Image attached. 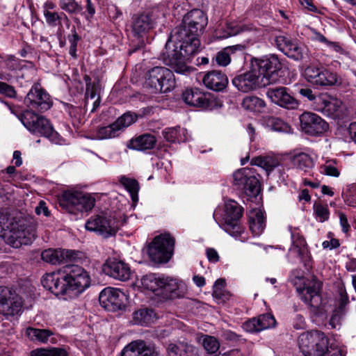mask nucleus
Segmentation results:
<instances>
[{
    "label": "nucleus",
    "instance_id": "53",
    "mask_svg": "<svg viewBox=\"0 0 356 356\" xmlns=\"http://www.w3.org/2000/svg\"><path fill=\"white\" fill-rule=\"evenodd\" d=\"M268 125L276 131L287 132L288 124L278 118L271 117L268 120Z\"/></svg>",
    "mask_w": 356,
    "mask_h": 356
},
{
    "label": "nucleus",
    "instance_id": "49",
    "mask_svg": "<svg viewBox=\"0 0 356 356\" xmlns=\"http://www.w3.org/2000/svg\"><path fill=\"white\" fill-rule=\"evenodd\" d=\"M44 15L45 17L47 24L52 26L60 25L61 20L64 19L67 22L69 19L66 15L63 13L58 14L56 12H51L49 10H44Z\"/></svg>",
    "mask_w": 356,
    "mask_h": 356
},
{
    "label": "nucleus",
    "instance_id": "11",
    "mask_svg": "<svg viewBox=\"0 0 356 356\" xmlns=\"http://www.w3.org/2000/svg\"><path fill=\"white\" fill-rule=\"evenodd\" d=\"M35 71L32 62L20 60L15 56L9 55L3 60V66L1 67V73L6 74L9 79H0L8 82H12L18 78L26 79L27 75L25 72L33 74Z\"/></svg>",
    "mask_w": 356,
    "mask_h": 356
},
{
    "label": "nucleus",
    "instance_id": "7",
    "mask_svg": "<svg viewBox=\"0 0 356 356\" xmlns=\"http://www.w3.org/2000/svg\"><path fill=\"white\" fill-rule=\"evenodd\" d=\"M175 246V238L169 234L156 236L148 246L150 260L156 264L166 263L171 258Z\"/></svg>",
    "mask_w": 356,
    "mask_h": 356
},
{
    "label": "nucleus",
    "instance_id": "51",
    "mask_svg": "<svg viewBox=\"0 0 356 356\" xmlns=\"http://www.w3.org/2000/svg\"><path fill=\"white\" fill-rule=\"evenodd\" d=\"M240 32V28L237 26L234 23H227L226 24V29H222L218 30L216 32V36L219 38H227L228 37L235 35Z\"/></svg>",
    "mask_w": 356,
    "mask_h": 356
},
{
    "label": "nucleus",
    "instance_id": "19",
    "mask_svg": "<svg viewBox=\"0 0 356 356\" xmlns=\"http://www.w3.org/2000/svg\"><path fill=\"white\" fill-rule=\"evenodd\" d=\"M137 120V116L130 113L123 114L113 123L98 129L97 137L99 139H108L119 136L121 130L128 127Z\"/></svg>",
    "mask_w": 356,
    "mask_h": 356
},
{
    "label": "nucleus",
    "instance_id": "18",
    "mask_svg": "<svg viewBox=\"0 0 356 356\" xmlns=\"http://www.w3.org/2000/svg\"><path fill=\"white\" fill-rule=\"evenodd\" d=\"M225 207L223 229L229 234L236 236L241 232L238 221L243 215V209L236 201L232 200L227 201Z\"/></svg>",
    "mask_w": 356,
    "mask_h": 356
},
{
    "label": "nucleus",
    "instance_id": "40",
    "mask_svg": "<svg viewBox=\"0 0 356 356\" xmlns=\"http://www.w3.org/2000/svg\"><path fill=\"white\" fill-rule=\"evenodd\" d=\"M242 107L252 112H261L266 106L265 102L256 96H247L242 102Z\"/></svg>",
    "mask_w": 356,
    "mask_h": 356
},
{
    "label": "nucleus",
    "instance_id": "56",
    "mask_svg": "<svg viewBox=\"0 0 356 356\" xmlns=\"http://www.w3.org/2000/svg\"><path fill=\"white\" fill-rule=\"evenodd\" d=\"M305 54V52L301 47L291 42V58L300 60L304 58Z\"/></svg>",
    "mask_w": 356,
    "mask_h": 356
},
{
    "label": "nucleus",
    "instance_id": "23",
    "mask_svg": "<svg viewBox=\"0 0 356 356\" xmlns=\"http://www.w3.org/2000/svg\"><path fill=\"white\" fill-rule=\"evenodd\" d=\"M155 22L149 12L134 14L131 20V30L134 37L143 38L154 27Z\"/></svg>",
    "mask_w": 356,
    "mask_h": 356
},
{
    "label": "nucleus",
    "instance_id": "2",
    "mask_svg": "<svg viewBox=\"0 0 356 356\" xmlns=\"http://www.w3.org/2000/svg\"><path fill=\"white\" fill-rule=\"evenodd\" d=\"M281 63L275 55L250 59V70L236 75L232 84L243 92H248L275 83L281 70Z\"/></svg>",
    "mask_w": 356,
    "mask_h": 356
},
{
    "label": "nucleus",
    "instance_id": "60",
    "mask_svg": "<svg viewBox=\"0 0 356 356\" xmlns=\"http://www.w3.org/2000/svg\"><path fill=\"white\" fill-rule=\"evenodd\" d=\"M66 110L69 115L73 118H78L81 113V108L80 107L73 105H67Z\"/></svg>",
    "mask_w": 356,
    "mask_h": 356
},
{
    "label": "nucleus",
    "instance_id": "13",
    "mask_svg": "<svg viewBox=\"0 0 356 356\" xmlns=\"http://www.w3.org/2000/svg\"><path fill=\"white\" fill-rule=\"evenodd\" d=\"M24 103L28 110L40 113L48 111L53 105L51 96L39 83L32 86L24 98Z\"/></svg>",
    "mask_w": 356,
    "mask_h": 356
},
{
    "label": "nucleus",
    "instance_id": "21",
    "mask_svg": "<svg viewBox=\"0 0 356 356\" xmlns=\"http://www.w3.org/2000/svg\"><path fill=\"white\" fill-rule=\"evenodd\" d=\"M36 232L33 227H25L24 225H18V227L11 233L6 235V243L13 248H18L22 245H29L35 240Z\"/></svg>",
    "mask_w": 356,
    "mask_h": 356
},
{
    "label": "nucleus",
    "instance_id": "35",
    "mask_svg": "<svg viewBox=\"0 0 356 356\" xmlns=\"http://www.w3.org/2000/svg\"><path fill=\"white\" fill-rule=\"evenodd\" d=\"M342 169L341 163L337 159H327L319 167L320 173L333 177H339Z\"/></svg>",
    "mask_w": 356,
    "mask_h": 356
},
{
    "label": "nucleus",
    "instance_id": "8",
    "mask_svg": "<svg viewBox=\"0 0 356 356\" xmlns=\"http://www.w3.org/2000/svg\"><path fill=\"white\" fill-rule=\"evenodd\" d=\"M63 272L67 292L71 291L79 294L90 286V277L83 268L78 265H66Z\"/></svg>",
    "mask_w": 356,
    "mask_h": 356
},
{
    "label": "nucleus",
    "instance_id": "20",
    "mask_svg": "<svg viewBox=\"0 0 356 356\" xmlns=\"http://www.w3.org/2000/svg\"><path fill=\"white\" fill-rule=\"evenodd\" d=\"M41 257L43 261L56 265L76 262L81 259V252L73 250L47 249L42 252Z\"/></svg>",
    "mask_w": 356,
    "mask_h": 356
},
{
    "label": "nucleus",
    "instance_id": "39",
    "mask_svg": "<svg viewBox=\"0 0 356 356\" xmlns=\"http://www.w3.org/2000/svg\"><path fill=\"white\" fill-rule=\"evenodd\" d=\"M200 341L207 353L215 356H218L220 354V353H218L220 342L216 337L203 334L200 338Z\"/></svg>",
    "mask_w": 356,
    "mask_h": 356
},
{
    "label": "nucleus",
    "instance_id": "55",
    "mask_svg": "<svg viewBox=\"0 0 356 356\" xmlns=\"http://www.w3.org/2000/svg\"><path fill=\"white\" fill-rule=\"evenodd\" d=\"M275 42L278 49L285 55L289 56V40L285 36L280 35L276 37Z\"/></svg>",
    "mask_w": 356,
    "mask_h": 356
},
{
    "label": "nucleus",
    "instance_id": "46",
    "mask_svg": "<svg viewBox=\"0 0 356 356\" xmlns=\"http://www.w3.org/2000/svg\"><path fill=\"white\" fill-rule=\"evenodd\" d=\"M120 181L129 192L132 201L134 202H137L138 201V182L136 179L127 178L126 177H122Z\"/></svg>",
    "mask_w": 356,
    "mask_h": 356
},
{
    "label": "nucleus",
    "instance_id": "41",
    "mask_svg": "<svg viewBox=\"0 0 356 356\" xmlns=\"http://www.w3.org/2000/svg\"><path fill=\"white\" fill-rule=\"evenodd\" d=\"M162 276L151 273L144 275L141 279V284L147 290L156 292L161 288Z\"/></svg>",
    "mask_w": 356,
    "mask_h": 356
},
{
    "label": "nucleus",
    "instance_id": "22",
    "mask_svg": "<svg viewBox=\"0 0 356 356\" xmlns=\"http://www.w3.org/2000/svg\"><path fill=\"white\" fill-rule=\"evenodd\" d=\"M291 238L292 241L291 251L299 257L305 268L309 270L312 268V256L304 236L295 229L293 231L291 230Z\"/></svg>",
    "mask_w": 356,
    "mask_h": 356
},
{
    "label": "nucleus",
    "instance_id": "37",
    "mask_svg": "<svg viewBox=\"0 0 356 356\" xmlns=\"http://www.w3.org/2000/svg\"><path fill=\"white\" fill-rule=\"evenodd\" d=\"M252 162L270 172L280 164L281 158L279 156H258L253 159Z\"/></svg>",
    "mask_w": 356,
    "mask_h": 356
},
{
    "label": "nucleus",
    "instance_id": "45",
    "mask_svg": "<svg viewBox=\"0 0 356 356\" xmlns=\"http://www.w3.org/2000/svg\"><path fill=\"white\" fill-rule=\"evenodd\" d=\"M27 334L32 340H36L41 343H46L54 333L48 329L29 327L27 330Z\"/></svg>",
    "mask_w": 356,
    "mask_h": 356
},
{
    "label": "nucleus",
    "instance_id": "24",
    "mask_svg": "<svg viewBox=\"0 0 356 356\" xmlns=\"http://www.w3.org/2000/svg\"><path fill=\"white\" fill-rule=\"evenodd\" d=\"M182 99L191 106L204 109H211L214 104V101L210 98L209 94H206L197 88L184 90L182 92Z\"/></svg>",
    "mask_w": 356,
    "mask_h": 356
},
{
    "label": "nucleus",
    "instance_id": "28",
    "mask_svg": "<svg viewBox=\"0 0 356 356\" xmlns=\"http://www.w3.org/2000/svg\"><path fill=\"white\" fill-rule=\"evenodd\" d=\"M121 356H158L154 348L143 340H135L122 350Z\"/></svg>",
    "mask_w": 356,
    "mask_h": 356
},
{
    "label": "nucleus",
    "instance_id": "48",
    "mask_svg": "<svg viewBox=\"0 0 356 356\" xmlns=\"http://www.w3.org/2000/svg\"><path fill=\"white\" fill-rule=\"evenodd\" d=\"M225 280L222 278L218 279L213 287V296L218 300L225 301L229 297V294L225 290Z\"/></svg>",
    "mask_w": 356,
    "mask_h": 356
},
{
    "label": "nucleus",
    "instance_id": "44",
    "mask_svg": "<svg viewBox=\"0 0 356 356\" xmlns=\"http://www.w3.org/2000/svg\"><path fill=\"white\" fill-rule=\"evenodd\" d=\"M31 356H69L66 349L52 347L50 348H37L31 352Z\"/></svg>",
    "mask_w": 356,
    "mask_h": 356
},
{
    "label": "nucleus",
    "instance_id": "54",
    "mask_svg": "<svg viewBox=\"0 0 356 356\" xmlns=\"http://www.w3.org/2000/svg\"><path fill=\"white\" fill-rule=\"evenodd\" d=\"M161 281L163 283L161 284L160 289H163L166 293L173 292L178 288L175 280L172 278L162 275Z\"/></svg>",
    "mask_w": 356,
    "mask_h": 356
},
{
    "label": "nucleus",
    "instance_id": "43",
    "mask_svg": "<svg viewBox=\"0 0 356 356\" xmlns=\"http://www.w3.org/2000/svg\"><path fill=\"white\" fill-rule=\"evenodd\" d=\"M154 316V313L152 309L144 308L133 314V320L136 324L145 325L152 321Z\"/></svg>",
    "mask_w": 356,
    "mask_h": 356
},
{
    "label": "nucleus",
    "instance_id": "14",
    "mask_svg": "<svg viewBox=\"0 0 356 356\" xmlns=\"http://www.w3.org/2000/svg\"><path fill=\"white\" fill-rule=\"evenodd\" d=\"M303 75L309 83L316 86H332L338 82L337 74L323 66H308Z\"/></svg>",
    "mask_w": 356,
    "mask_h": 356
},
{
    "label": "nucleus",
    "instance_id": "12",
    "mask_svg": "<svg viewBox=\"0 0 356 356\" xmlns=\"http://www.w3.org/2000/svg\"><path fill=\"white\" fill-rule=\"evenodd\" d=\"M89 231L97 232L104 238L114 236L119 229V223L111 215L101 213L90 217L86 223Z\"/></svg>",
    "mask_w": 356,
    "mask_h": 356
},
{
    "label": "nucleus",
    "instance_id": "27",
    "mask_svg": "<svg viewBox=\"0 0 356 356\" xmlns=\"http://www.w3.org/2000/svg\"><path fill=\"white\" fill-rule=\"evenodd\" d=\"M41 282L45 289L56 296L67 293L63 270L46 274Z\"/></svg>",
    "mask_w": 356,
    "mask_h": 356
},
{
    "label": "nucleus",
    "instance_id": "26",
    "mask_svg": "<svg viewBox=\"0 0 356 356\" xmlns=\"http://www.w3.org/2000/svg\"><path fill=\"white\" fill-rule=\"evenodd\" d=\"M342 102L327 94H321L316 99L315 109L332 118H339L341 114Z\"/></svg>",
    "mask_w": 356,
    "mask_h": 356
},
{
    "label": "nucleus",
    "instance_id": "6",
    "mask_svg": "<svg viewBox=\"0 0 356 356\" xmlns=\"http://www.w3.org/2000/svg\"><path fill=\"white\" fill-rule=\"evenodd\" d=\"M58 202L63 209L73 214L88 211L95 206V199L91 195L79 191H65Z\"/></svg>",
    "mask_w": 356,
    "mask_h": 356
},
{
    "label": "nucleus",
    "instance_id": "52",
    "mask_svg": "<svg viewBox=\"0 0 356 356\" xmlns=\"http://www.w3.org/2000/svg\"><path fill=\"white\" fill-rule=\"evenodd\" d=\"M60 8L71 14H76L82 10V7L75 0H60Z\"/></svg>",
    "mask_w": 356,
    "mask_h": 356
},
{
    "label": "nucleus",
    "instance_id": "17",
    "mask_svg": "<svg viewBox=\"0 0 356 356\" xmlns=\"http://www.w3.org/2000/svg\"><path fill=\"white\" fill-rule=\"evenodd\" d=\"M126 295L120 289L105 288L99 296V301L102 307L110 312H115L124 308Z\"/></svg>",
    "mask_w": 356,
    "mask_h": 356
},
{
    "label": "nucleus",
    "instance_id": "61",
    "mask_svg": "<svg viewBox=\"0 0 356 356\" xmlns=\"http://www.w3.org/2000/svg\"><path fill=\"white\" fill-rule=\"evenodd\" d=\"M71 32L72 34L67 36L70 44V47H77L78 42L80 40L81 38L78 35L74 27L72 29Z\"/></svg>",
    "mask_w": 356,
    "mask_h": 356
},
{
    "label": "nucleus",
    "instance_id": "34",
    "mask_svg": "<svg viewBox=\"0 0 356 356\" xmlns=\"http://www.w3.org/2000/svg\"><path fill=\"white\" fill-rule=\"evenodd\" d=\"M19 222L11 216L6 213H0V237L6 242V235H11V233L15 228L18 227Z\"/></svg>",
    "mask_w": 356,
    "mask_h": 356
},
{
    "label": "nucleus",
    "instance_id": "57",
    "mask_svg": "<svg viewBox=\"0 0 356 356\" xmlns=\"http://www.w3.org/2000/svg\"><path fill=\"white\" fill-rule=\"evenodd\" d=\"M0 93L8 97L13 98L15 97L17 92L13 86L0 81Z\"/></svg>",
    "mask_w": 356,
    "mask_h": 356
},
{
    "label": "nucleus",
    "instance_id": "4",
    "mask_svg": "<svg viewBox=\"0 0 356 356\" xmlns=\"http://www.w3.org/2000/svg\"><path fill=\"white\" fill-rule=\"evenodd\" d=\"M299 347L305 356H325L329 354V338L323 332L313 330L298 338Z\"/></svg>",
    "mask_w": 356,
    "mask_h": 356
},
{
    "label": "nucleus",
    "instance_id": "15",
    "mask_svg": "<svg viewBox=\"0 0 356 356\" xmlns=\"http://www.w3.org/2000/svg\"><path fill=\"white\" fill-rule=\"evenodd\" d=\"M22 306V298L15 291L0 286V314L7 316L17 315Z\"/></svg>",
    "mask_w": 356,
    "mask_h": 356
},
{
    "label": "nucleus",
    "instance_id": "9",
    "mask_svg": "<svg viewBox=\"0 0 356 356\" xmlns=\"http://www.w3.org/2000/svg\"><path fill=\"white\" fill-rule=\"evenodd\" d=\"M233 185L248 197H256L261 191L259 179L250 168H241L233 174Z\"/></svg>",
    "mask_w": 356,
    "mask_h": 356
},
{
    "label": "nucleus",
    "instance_id": "31",
    "mask_svg": "<svg viewBox=\"0 0 356 356\" xmlns=\"http://www.w3.org/2000/svg\"><path fill=\"white\" fill-rule=\"evenodd\" d=\"M156 143V139L154 136L149 134H145L131 139L128 142L127 147L132 149L145 151L153 149Z\"/></svg>",
    "mask_w": 356,
    "mask_h": 356
},
{
    "label": "nucleus",
    "instance_id": "64",
    "mask_svg": "<svg viewBox=\"0 0 356 356\" xmlns=\"http://www.w3.org/2000/svg\"><path fill=\"white\" fill-rule=\"evenodd\" d=\"M344 202L350 207H356V191L352 192L344 197Z\"/></svg>",
    "mask_w": 356,
    "mask_h": 356
},
{
    "label": "nucleus",
    "instance_id": "42",
    "mask_svg": "<svg viewBox=\"0 0 356 356\" xmlns=\"http://www.w3.org/2000/svg\"><path fill=\"white\" fill-rule=\"evenodd\" d=\"M312 158L305 153H300L294 155L291 159V168H294L306 171L307 168L312 166Z\"/></svg>",
    "mask_w": 356,
    "mask_h": 356
},
{
    "label": "nucleus",
    "instance_id": "3",
    "mask_svg": "<svg viewBox=\"0 0 356 356\" xmlns=\"http://www.w3.org/2000/svg\"><path fill=\"white\" fill-rule=\"evenodd\" d=\"M35 112L26 110L19 115V119L30 132L44 136L53 143L60 144L61 138L54 129L50 122L44 117L36 114Z\"/></svg>",
    "mask_w": 356,
    "mask_h": 356
},
{
    "label": "nucleus",
    "instance_id": "33",
    "mask_svg": "<svg viewBox=\"0 0 356 356\" xmlns=\"http://www.w3.org/2000/svg\"><path fill=\"white\" fill-rule=\"evenodd\" d=\"M267 95L275 104L286 108H289V93L286 88L279 87L269 90Z\"/></svg>",
    "mask_w": 356,
    "mask_h": 356
},
{
    "label": "nucleus",
    "instance_id": "38",
    "mask_svg": "<svg viewBox=\"0 0 356 356\" xmlns=\"http://www.w3.org/2000/svg\"><path fill=\"white\" fill-rule=\"evenodd\" d=\"M252 215L249 220L250 229L254 236H259L266 226L264 216L260 210L253 212Z\"/></svg>",
    "mask_w": 356,
    "mask_h": 356
},
{
    "label": "nucleus",
    "instance_id": "32",
    "mask_svg": "<svg viewBox=\"0 0 356 356\" xmlns=\"http://www.w3.org/2000/svg\"><path fill=\"white\" fill-rule=\"evenodd\" d=\"M168 356H198L197 349L187 342H179L177 344L170 343L167 347Z\"/></svg>",
    "mask_w": 356,
    "mask_h": 356
},
{
    "label": "nucleus",
    "instance_id": "47",
    "mask_svg": "<svg viewBox=\"0 0 356 356\" xmlns=\"http://www.w3.org/2000/svg\"><path fill=\"white\" fill-rule=\"evenodd\" d=\"M242 45L230 46L226 47L223 51H220L216 56V60L219 65L227 66L230 63L229 54L234 53L236 50H243Z\"/></svg>",
    "mask_w": 356,
    "mask_h": 356
},
{
    "label": "nucleus",
    "instance_id": "36",
    "mask_svg": "<svg viewBox=\"0 0 356 356\" xmlns=\"http://www.w3.org/2000/svg\"><path fill=\"white\" fill-rule=\"evenodd\" d=\"M164 138L170 143H181L186 140V129L180 127L165 128L163 132Z\"/></svg>",
    "mask_w": 356,
    "mask_h": 356
},
{
    "label": "nucleus",
    "instance_id": "25",
    "mask_svg": "<svg viewBox=\"0 0 356 356\" xmlns=\"http://www.w3.org/2000/svg\"><path fill=\"white\" fill-rule=\"evenodd\" d=\"M104 273L113 279L125 282L130 279L131 271L128 264L117 259H108L103 265Z\"/></svg>",
    "mask_w": 356,
    "mask_h": 356
},
{
    "label": "nucleus",
    "instance_id": "1",
    "mask_svg": "<svg viewBox=\"0 0 356 356\" xmlns=\"http://www.w3.org/2000/svg\"><path fill=\"white\" fill-rule=\"evenodd\" d=\"M206 14L193 9L186 14L182 23L172 30L166 42L161 56L163 63L176 73L186 74L191 70L186 61L197 52L200 45L198 38L207 25Z\"/></svg>",
    "mask_w": 356,
    "mask_h": 356
},
{
    "label": "nucleus",
    "instance_id": "29",
    "mask_svg": "<svg viewBox=\"0 0 356 356\" xmlns=\"http://www.w3.org/2000/svg\"><path fill=\"white\" fill-rule=\"evenodd\" d=\"M202 81L207 88L219 92L227 87L228 78L221 71L212 70L204 76Z\"/></svg>",
    "mask_w": 356,
    "mask_h": 356
},
{
    "label": "nucleus",
    "instance_id": "62",
    "mask_svg": "<svg viewBox=\"0 0 356 356\" xmlns=\"http://www.w3.org/2000/svg\"><path fill=\"white\" fill-rule=\"evenodd\" d=\"M340 225L342 227V231L344 233H347L350 229V225L348 221V218L345 213L340 212L339 213Z\"/></svg>",
    "mask_w": 356,
    "mask_h": 356
},
{
    "label": "nucleus",
    "instance_id": "63",
    "mask_svg": "<svg viewBox=\"0 0 356 356\" xmlns=\"http://www.w3.org/2000/svg\"><path fill=\"white\" fill-rule=\"evenodd\" d=\"M35 211L38 215L43 213L44 216H49L50 215V211H49L46 203L44 201H40L38 206H37L35 209Z\"/></svg>",
    "mask_w": 356,
    "mask_h": 356
},
{
    "label": "nucleus",
    "instance_id": "30",
    "mask_svg": "<svg viewBox=\"0 0 356 356\" xmlns=\"http://www.w3.org/2000/svg\"><path fill=\"white\" fill-rule=\"evenodd\" d=\"M275 323V319L272 314H264L259 316L257 318H253L247 321L243 324V328L249 332H260L273 327Z\"/></svg>",
    "mask_w": 356,
    "mask_h": 356
},
{
    "label": "nucleus",
    "instance_id": "58",
    "mask_svg": "<svg viewBox=\"0 0 356 356\" xmlns=\"http://www.w3.org/2000/svg\"><path fill=\"white\" fill-rule=\"evenodd\" d=\"M97 87L95 83H91L90 84V87L86 86V106L88 104V99L90 97V99H94L97 95Z\"/></svg>",
    "mask_w": 356,
    "mask_h": 356
},
{
    "label": "nucleus",
    "instance_id": "50",
    "mask_svg": "<svg viewBox=\"0 0 356 356\" xmlns=\"http://www.w3.org/2000/svg\"><path fill=\"white\" fill-rule=\"evenodd\" d=\"M314 213L320 222L328 220L330 218V210L327 204H322L320 202H314L313 205Z\"/></svg>",
    "mask_w": 356,
    "mask_h": 356
},
{
    "label": "nucleus",
    "instance_id": "10",
    "mask_svg": "<svg viewBox=\"0 0 356 356\" xmlns=\"http://www.w3.org/2000/svg\"><path fill=\"white\" fill-rule=\"evenodd\" d=\"M296 291L300 298L307 305L318 309L322 305L321 291L323 284L313 279L312 281L299 279V284H295Z\"/></svg>",
    "mask_w": 356,
    "mask_h": 356
},
{
    "label": "nucleus",
    "instance_id": "59",
    "mask_svg": "<svg viewBox=\"0 0 356 356\" xmlns=\"http://www.w3.org/2000/svg\"><path fill=\"white\" fill-rule=\"evenodd\" d=\"M299 93L302 96L307 97L309 101H314V104L316 105V99L318 98V97H316L313 94L312 89H310L309 88H300L299 90Z\"/></svg>",
    "mask_w": 356,
    "mask_h": 356
},
{
    "label": "nucleus",
    "instance_id": "5",
    "mask_svg": "<svg viewBox=\"0 0 356 356\" xmlns=\"http://www.w3.org/2000/svg\"><path fill=\"white\" fill-rule=\"evenodd\" d=\"M145 86L154 92H168L175 86L173 72L165 67H152L147 73Z\"/></svg>",
    "mask_w": 356,
    "mask_h": 356
},
{
    "label": "nucleus",
    "instance_id": "16",
    "mask_svg": "<svg viewBox=\"0 0 356 356\" xmlns=\"http://www.w3.org/2000/svg\"><path fill=\"white\" fill-rule=\"evenodd\" d=\"M299 120L302 131L310 136H321L329 129V124L314 113L304 112L299 116Z\"/></svg>",
    "mask_w": 356,
    "mask_h": 356
}]
</instances>
